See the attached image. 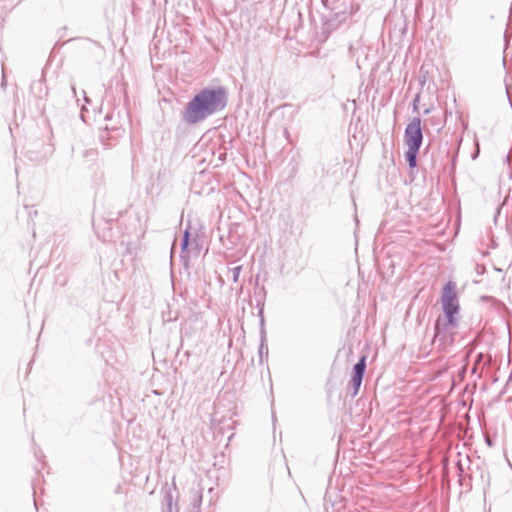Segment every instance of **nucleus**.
Returning <instances> with one entry per match:
<instances>
[{"mask_svg": "<svg viewBox=\"0 0 512 512\" xmlns=\"http://www.w3.org/2000/svg\"><path fill=\"white\" fill-rule=\"evenodd\" d=\"M441 302L445 313V321L442 322L439 319L437 321V329L439 330L441 326H443L444 329L455 328L457 326L456 315L459 312L460 306L457 298L455 284L453 282H448L443 287Z\"/></svg>", "mask_w": 512, "mask_h": 512, "instance_id": "obj_2", "label": "nucleus"}, {"mask_svg": "<svg viewBox=\"0 0 512 512\" xmlns=\"http://www.w3.org/2000/svg\"><path fill=\"white\" fill-rule=\"evenodd\" d=\"M366 368V356H362L357 364L354 365L351 376V385L354 390V395L357 394L361 383L363 374Z\"/></svg>", "mask_w": 512, "mask_h": 512, "instance_id": "obj_4", "label": "nucleus"}, {"mask_svg": "<svg viewBox=\"0 0 512 512\" xmlns=\"http://www.w3.org/2000/svg\"><path fill=\"white\" fill-rule=\"evenodd\" d=\"M420 118H414L406 127L405 144L407 145L406 159L411 168L416 166V157L422 143Z\"/></svg>", "mask_w": 512, "mask_h": 512, "instance_id": "obj_3", "label": "nucleus"}, {"mask_svg": "<svg viewBox=\"0 0 512 512\" xmlns=\"http://www.w3.org/2000/svg\"><path fill=\"white\" fill-rule=\"evenodd\" d=\"M224 106V91L222 89H205L188 104L184 117L187 122L196 123Z\"/></svg>", "mask_w": 512, "mask_h": 512, "instance_id": "obj_1", "label": "nucleus"}]
</instances>
